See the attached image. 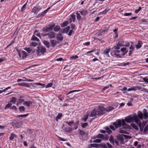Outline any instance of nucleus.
<instances>
[{"label": "nucleus", "instance_id": "1", "mask_svg": "<svg viewBox=\"0 0 148 148\" xmlns=\"http://www.w3.org/2000/svg\"><path fill=\"white\" fill-rule=\"evenodd\" d=\"M114 109V108L111 106L107 107L106 108H103L102 106H99V108H95L91 111L90 116L93 117L97 115L99 116L105 114L106 112H109Z\"/></svg>", "mask_w": 148, "mask_h": 148}, {"label": "nucleus", "instance_id": "2", "mask_svg": "<svg viewBox=\"0 0 148 148\" xmlns=\"http://www.w3.org/2000/svg\"><path fill=\"white\" fill-rule=\"evenodd\" d=\"M132 116L133 117L130 115L126 117L125 119V121L127 123H130L133 122L134 120L135 122L138 123L139 121V119L137 115L134 114H133Z\"/></svg>", "mask_w": 148, "mask_h": 148}, {"label": "nucleus", "instance_id": "3", "mask_svg": "<svg viewBox=\"0 0 148 148\" xmlns=\"http://www.w3.org/2000/svg\"><path fill=\"white\" fill-rule=\"evenodd\" d=\"M13 127L15 128H17L20 127L22 125V122L19 120L14 121L12 123Z\"/></svg>", "mask_w": 148, "mask_h": 148}, {"label": "nucleus", "instance_id": "4", "mask_svg": "<svg viewBox=\"0 0 148 148\" xmlns=\"http://www.w3.org/2000/svg\"><path fill=\"white\" fill-rule=\"evenodd\" d=\"M16 51H17L20 58H21L22 56V58H25L28 55L27 53L24 51H21L18 49H16Z\"/></svg>", "mask_w": 148, "mask_h": 148}, {"label": "nucleus", "instance_id": "5", "mask_svg": "<svg viewBox=\"0 0 148 148\" xmlns=\"http://www.w3.org/2000/svg\"><path fill=\"white\" fill-rule=\"evenodd\" d=\"M122 125L123 126L122 127L123 129L125 130H127L128 129H131V126L126 124L124 119H122Z\"/></svg>", "mask_w": 148, "mask_h": 148}, {"label": "nucleus", "instance_id": "6", "mask_svg": "<svg viewBox=\"0 0 148 148\" xmlns=\"http://www.w3.org/2000/svg\"><path fill=\"white\" fill-rule=\"evenodd\" d=\"M113 125L116 128L120 127L122 125V120H117L115 122L113 123Z\"/></svg>", "mask_w": 148, "mask_h": 148}, {"label": "nucleus", "instance_id": "7", "mask_svg": "<svg viewBox=\"0 0 148 148\" xmlns=\"http://www.w3.org/2000/svg\"><path fill=\"white\" fill-rule=\"evenodd\" d=\"M50 7L48 8L44 11L38 14L36 18H38L41 16H44L45 14H46L48 11L50 9Z\"/></svg>", "mask_w": 148, "mask_h": 148}, {"label": "nucleus", "instance_id": "8", "mask_svg": "<svg viewBox=\"0 0 148 148\" xmlns=\"http://www.w3.org/2000/svg\"><path fill=\"white\" fill-rule=\"evenodd\" d=\"M108 29V27H105L104 28H103L101 30H100L99 32L98 35V36H101L104 33L107 32Z\"/></svg>", "mask_w": 148, "mask_h": 148}, {"label": "nucleus", "instance_id": "9", "mask_svg": "<svg viewBox=\"0 0 148 148\" xmlns=\"http://www.w3.org/2000/svg\"><path fill=\"white\" fill-rule=\"evenodd\" d=\"M143 116L144 117V119H146L148 117V113L147 110L145 109H144L143 110Z\"/></svg>", "mask_w": 148, "mask_h": 148}, {"label": "nucleus", "instance_id": "10", "mask_svg": "<svg viewBox=\"0 0 148 148\" xmlns=\"http://www.w3.org/2000/svg\"><path fill=\"white\" fill-rule=\"evenodd\" d=\"M41 9V8H39L37 6H35L32 9V12L34 13L35 14H37Z\"/></svg>", "mask_w": 148, "mask_h": 148}, {"label": "nucleus", "instance_id": "11", "mask_svg": "<svg viewBox=\"0 0 148 148\" xmlns=\"http://www.w3.org/2000/svg\"><path fill=\"white\" fill-rule=\"evenodd\" d=\"M55 35L56 33L53 32H51L48 33V37L50 39L54 38Z\"/></svg>", "mask_w": 148, "mask_h": 148}, {"label": "nucleus", "instance_id": "12", "mask_svg": "<svg viewBox=\"0 0 148 148\" xmlns=\"http://www.w3.org/2000/svg\"><path fill=\"white\" fill-rule=\"evenodd\" d=\"M137 117L141 120H143V113L140 111H138L137 112Z\"/></svg>", "mask_w": 148, "mask_h": 148}, {"label": "nucleus", "instance_id": "13", "mask_svg": "<svg viewBox=\"0 0 148 148\" xmlns=\"http://www.w3.org/2000/svg\"><path fill=\"white\" fill-rule=\"evenodd\" d=\"M123 136H124L125 138H127V137H129L128 136L124 135H119L117 137V139L118 140L120 141H123Z\"/></svg>", "mask_w": 148, "mask_h": 148}, {"label": "nucleus", "instance_id": "14", "mask_svg": "<svg viewBox=\"0 0 148 148\" xmlns=\"http://www.w3.org/2000/svg\"><path fill=\"white\" fill-rule=\"evenodd\" d=\"M32 104V102L30 101H25L23 103V104L28 107H29Z\"/></svg>", "mask_w": 148, "mask_h": 148}, {"label": "nucleus", "instance_id": "15", "mask_svg": "<svg viewBox=\"0 0 148 148\" xmlns=\"http://www.w3.org/2000/svg\"><path fill=\"white\" fill-rule=\"evenodd\" d=\"M79 12L82 16H85L88 14V12L86 10H83L82 11H79Z\"/></svg>", "mask_w": 148, "mask_h": 148}, {"label": "nucleus", "instance_id": "16", "mask_svg": "<svg viewBox=\"0 0 148 148\" xmlns=\"http://www.w3.org/2000/svg\"><path fill=\"white\" fill-rule=\"evenodd\" d=\"M143 43L141 41H138L137 45H135L136 48L137 49H140Z\"/></svg>", "mask_w": 148, "mask_h": 148}, {"label": "nucleus", "instance_id": "17", "mask_svg": "<svg viewBox=\"0 0 148 148\" xmlns=\"http://www.w3.org/2000/svg\"><path fill=\"white\" fill-rule=\"evenodd\" d=\"M50 42L51 44V46L53 47H54L57 44V41L55 40H50Z\"/></svg>", "mask_w": 148, "mask_h": 148}, {"label": "nucleus", "instance_id": "18", "mask_svg": "<svg viewBox=\"0 0 148 148\" xmlns=\"http://www.w3.org/2000/svg\"><path fill=\"white\" fill-rule=\"evenodd\" d=\"M38 51L41 53L43 54L45 52H46V49L45 47H40V49L37 50V51Z\"/></svg>", "mask_w": 148, "mask_h": 148}, {"label": "nucleus", "instance_id": "19", "mask_svg": "<svg viewBox=\"0 0 148 148\" xmlns=\"http://www.w3.org/2000/svg\"><path fill=\"white\" fill-rule=\"evenodd\" d=\"M110 49V48L107 49L106 48L103 51V54L106 55L108 57L109 56V55L108 54L109 52Z\"/></svg>", "mask_w": 148, "mask_h": 148}, {"label": "nucleus", "instance_id": "20", "mask_svg": "<svg viewBox=\"0 0 148 148\" xmlns=\"http://www.w3.org/2000/svg\"><path fill=\"white\" fill-rule=\"evenodd\" d=\"M57 39L58 40L62 41L63 39V37L61 34H59L57 36Z\"/></svg>", "mask_w": 148, "mask_h": 148}, {"label": "nucleus", "instance_id": "21", "mask_svg": "<svg viewBox=\"0 0 148 148\" xmlns=\"http://www.w3.org/2000/svg\"><path fill=\"white\" fill-rule=\"evenodd\" d=\"M35 84L38 85V88H43L45 86V84H42L39 83H36Z\"/></svg>", "mask_w": 148, "mask_h": 148}, {"label": "nucleus", "instance_id": "22", "mask_svg": "<svg viewBox=\"0 0 148 148\" xmlns=\"http://www.w3.org/2000/svg\"><path fill=\"white\" fill-rule=\"evenodd\" d=\"M15 138H17L15 134L12 133L11 134L9 138V139L10 140H12Z\"/></svg>", "mask_w": 148, "mask_h": 148}, {"label": "nucleus", "instance_id": "23", "mask_svg": "<svg viewBox=\"0 0 148 148\" xmlns=\"http://www.w3.org/2000/svg\"><path fill=\"white\" fill-rule=\"evenodd\" d=\"M43 42V44L46 46V47L48 48H49L50 47V43L49 42L46 40H44Z\"/></svg>", "mask_w": 148, "mask_h": 148}, {"label": "nucleus", "instance_id": "24", "mask_svg": "<svg viewBox=\"0 0 148 148\" xmlns=\"http://www.w3.org/2000/svg\"><path fill=\"white\" fill-rule=\"evenodd\" d=\"M17 99L14 97H12L10 100V101L13 104H14L16 101Z\"/></svg>", "mask_w": 148, "mask_h": 148}, {"label": "nucleus", "instance_id": "25", "mask_svg": "<svg viewBox=\"0 0 148 148\" xmlns=\"http://www.w3.org/2000/svg\"><path fill=\"white\" fill-rule=\"evenodd\" d=\"M70 29V27L69 26L67 27L66 28L64 29L63 30V32L64 33H66L67 34L69 30Z\"/></svg>", "mask_w": 148, "mask_h": 148}, {"label": "nucleus", "instance_id": "26", "mask_svg": "<svg viewBox=\"0 0 148 148\" xmlns=\"http://www.w3.org/2000/svg\"><path fill=\"white\" fill-rule=\"evenodd\" d=\"M124 41L123 40H122L119 41L118 43L117 44H118V45L121 47L122 46H124Z\"/></svg>", "mask_w": 148, "mask_h": 148}, {"label": "nucleus", "instance_id": "27", "mask_svg": "<svg viewBox=\"0 0 148 148\" xmlns=\"http://www.w3.org/2000/svg\"><path fill=\"white\" fill-rule=\"evenodd\" d=\"M104 129L106 130L108 134H110L112 132V131L110 129L109 127L107 126L105 127Z\"/></svg>", "mask_w": 148, "mask_h": 148}, {"label": "nucleus", "instance_id": "28", "mask_svg": "<svg viewBox=\"0 0 148 148\" xmlns=\"http://www.w3.org/2000/svg\"><path fill=\"white\" fill-rule=\"evenodd\" d=\"M78 12L79 11L77 12L76 14L77 15V18L79 21L81 20L82 17L80 14Z\"/></svg>", "mask_w": 148, "mask_h": 148}, {"label": "nucleus", "instance_id": "29", "mask_svg": "<svg viewBox=\"0 0 148 148\" xmlns=\"http://www.w3.org/2000/svg\"><path fill=\"white\" fill-rule=\"evenodd\" d=\"M71 18L70 19L72 20L73 22H74L75 21V15L73 14L70 15Z\"/></svg>", "mask_w": 148, "mask_h": 148}, {"label": "nucleus", "instance_id": "30", "mask_svg": "<svg viewBox=\"0 0 148 148\" xmlns=\"http://www.w3.org/2000/svg\"><path fill=\"white\" fill-rule=\"evenodd\" d=\"M88 114H87L86 115H84V118H82V120L84 122H86L88 119Z\"/></svg>", "mask_w": 148, "mask_h": 148}, {"label": "nucleus", "instance_id": "31", "mask_svg": "<svg viewBox=\"0 0 148 148\" xmlns=\"http://www.w3.org/2000/svg\"><path fill=\"white\" fill-rule=\"evenodd\" d=\"M126 49L125 48H123L121 49V51L123 52V55H124L128 52V51H126Z\"/></svg>", "mask_w": 148, "mask_h": 148}, {"label": "nucleus", "instance_id": "32", "mask_svg": "<svg viewBox=\"0 0 148 148\" xmlns=\"http://www.w3.org/2000/svg\"><path fill=\"white\" fill-rule=\"evenodd\" d=\"M68 24V21H66L64 22L63 23L61 24V26L62 27H64L66 26Z\"/></svg>", "mask_w": 148, "mask_h": 148}, {"label": "nucleus", "instance_id": "33", "mask_svg": "<svg viewBox=\"0 0 148 148\" xmlns=\"http://www.w3.org/2000/svg\"><path fill=\"white\" fill-rule=\"evenodd\" d=\"M109 141L111 143L114 144V140L113 136L111 135L109 138Z\"/></svg>", "mask_w": 148, "mask_h": 148}, {"label": "nucleus", "instance_id": "34", "mask_svg": "<svg viewBox=\"0 0 148 148\" xmlns=\"http://www.w3.org/2000/svg\"><path fill=\"white\" fill-rule=\"evenodd\" d=\"M60 29V27L59 25H56V26L53 29L54 31L55 32H56L58 31Z\"/></svg>", "mask_w": 148, "mask_h": 148}, {"label": "nucleus", "instance_id": "35", "mask_svg": "<svg viewBox=\"0 0 148 148\" xmlns=\"http://www.w3.org/2000/svg\"><path fill=\"white\" fill-rule=\"evenodd\" d=\"M19 109L21 112H24L25 111V109L24 106H21L19 107Z\"/></svg>", "mask_w": 148, "mask_h": 148}, {"label": "nucleus", "instance_id": "36", "mask_svg": "<svg viewBox=\"0 0 148 148\" xmlns=\"http://www.w3.org/2000/svg\"><path fill=\"white\" fill-rule=\"evenodd\" d=\"M131 126L134 129L136 130H138V126L136 125L135 124L132 123L131 124Z\"/></svg>", "mask_w": 148, "mask_h": 148}, {"label": "nucleus", "instance_id": "37", "mask_svg": "<svg viewBox=\"0 0 148 148\" xmlns=\"http://www.w3.org/2000/svg\"><path fill=\"white\" fill-rule=\"evenodd\" d=\"M122 128L120 129V130L119 131V132L120 133H122V134H128V133L127 132H126L125 130H123Z\"/></svg>", "mask_w": 148, "mask_h": 148}, {"label": "nucleus", "instance_id": "38", "mask_svg": "<svg viewBox=\"0 0 148 148\" xmlns=\"http://www.w3.org/2000/svg\"><path fill=\"white\" fill-rule=\"evenodd\" d=\"M79 134L81 136H83L86 134V133L83 130H79Z\"/></svg>", "mask_w": 148, "mask_h": 148}, {"label": "nucleus", "instance_id": "39", "mask_svg": "<svg viewBox=\"0 0 148 148\" xmlns=\"http://www.w3.org/2000/svg\"><path fill=\"white\" fill-rule=\"evenodd\" d=\"M12 105V104L11 103H8L4 108V109H6L10 108Z\"/></svg>", "mask_w": 148, "mask_h": 148}, {"label": "nucleus", "instance_id": "40", "mask_svg": "<svg viewBox=\"0 0 148 148\" xmlns=\"http://www.w3.org/2000/svg\"><path fill=\"white\" fill-rule=\"evenodd\" d=\"M104 135L102 134H99L97 136V138H100L104 139Z\"/></svg>", "mask_w": 148, "mask_h": 148}, {"label": "nucleus", "instance_id": "41", "mask_svg": "<svg viewBox=\"0 0 148 148\" xmlns=\"http://www.w3.org/2000/svg\"><path fill=\"white\" fill-rule=\"evenodd\" d=\"M62 115L61 114H59L56 118V120L57 121H58V119H60L62 117Z\"/></svg>", "mask_w": 148, "mask_h": 148}, {"label": "nucleus", "instance_id": "42", "mask_svg": "<svg viewBox=\"0 0 148 148\" xmlns=\"http://www.w3.org/2000/svg\"><path fill=\"white\" fill-rule=\"evenodd\" d=\"M109 10V9H105V10H104L103 11V12H100V13L102 14H106Z\"/></svg>", "mask_w": 148, "mask_h": 148}, {"label": "nucleus", "instance_id": "43", "mask_svg": "<svg viewBox=\"0 0 148 148\" xmlns=\"http://www.w3.org/2000/svg\"><path fill=\"white\" fill-rule=\"evenodd\" d=\"M78 58V57L77 56L75 55L74 56H72L70 58V60H75V59H76Z\"/></svg>", "mask_w": 148, "mask_h": 148}, {"label": "nucleus", "instance_id": "44", "mask_svg": "<svg viewBox=\"0 0 148 148\" xmlns=\"http://www.w3.org/2000/svg\"><path fill=\"white\" fill-rule=\"evenodd\" d=\"M28 115H29V114H23V115H18V117H19V118L20 117H22V118H23V117L25 118V117H26Z\"/></svg>", "mask_w": 148, "mask_h": 148}, {"label": "nucleus", "instance_id": "45", "mask_svg": "<svg viewBox=\"0 0 148 148\" xmlns=\"http://www.w3.org/2000/svg\"><path fill=\"white\" fill-rule=\"evenodd\" d=\"M25 49L29 53H30L32 51L31 48L29 47L25 48Z\"/></svg>", "mask_w": 148, "mask_h": 148}, {"label": "nucleus", "instance_id": "46", "mask_svg": "<svg viewBox=\"0 0 148 148\" xmlns=\"http://www.w3.org/2000/svg\"><path fill=\"white\" fill-rule=\"evenodd\" d=\"M82 127L83 128H85L88 125V123H82Z\"/></svg>", "mask_w": 148, "mask_h": 148}, {"label": "nucleus", "instance_id": "47", "mask_svg": "<svg viewBox=\"0 0 148 148\" xmlns=\"http://www.w3.org/2000/svg\"><path fill=\"white\" fill-rule=\"evenodd\" d=\"M43 31L45 32H49V29L48 27H44L42 29Z\"/></svg>", "mask_w": 148, "mask_h": 148}, {"label": "nucleus", "instance_id": "48", "mask_svg": "<svg viewBox=\"0 0 148 148\" xmlns=\"http://www.w3.org/2000/svg\"><path fill=\"white\" fill-rule=\"evenodd\" d=\"M32 40H36L38 41L39 40V39L35 36H33L32 38Z\"/></svg>", "mask_w": 148, "mask_h": 148}, {"label": "nucleus", "instance_id": "49", "mask_svg": "<svg viewBox=\"0 0 148 148\" xmlns=\"http://www.w3.org/2000/svg\"><path fill=\"white\" fill-rule=\"evenodd\" d=\"M66 123L70 126H72V124L74 123V121H71L69 122H66Z\"/></svg>", "mask_w": 148, "mask_h": 148}, {"label": "nucleus", "instance_id": "50", "mask_svg": "<svg viewBox=\"0 0 148 148\" xmlns=\"http://www.w3.org/2000/svg\"><path fill=\"white\" fill-rule=\"evenodd\" d=\"M101 141V139H97L95 140H94L93 141V143H100Z\"/></svg>", "mask_w": 148, "mask_h": 148}, {"label": "nucleus", "instance_id": "51", "mask_svg": "<svg viewBox=\"0 0 148 148\" xmlns=\"http://www.w3.org/2000/svg\"><path fill=\"white\" fill-rule=\"evenodd\" d=\"M30 44L31 45L34 46V47L36 46L37 45V43L33 42H31Z\"/></svg>", "mask_w": 148, "mask_h": 148}, {"label": "nucleus", "instance_id": "52", "mask_svg": "<svg viewBox=\"0 0 148 148\" xmlns=\"http://www.w3.org/2000/svg\"><path fill=\"white\" fill-rule=\"evenodd\" d=\"M142 9V8L140 7H139L138 9L136 10L135 11V13L137 14Z\"/></svg>", "mask_w": 148, "mask_h": 148}, {"label": "nucleus", "instance_id": "53", "mask_svg": "<svg viewBox=\"0 0 148 148\" xmlns=\"http://www.w3.org/2000/svg\"><path fill=\"white\" fill-rule=\"evenodd\" d=\"M136 88L135 87H132V88H129L127 90L128 91H130L131 90L136 91Z\"/></svg>", "mask_w": 148, "mask_h": 148}, {"label": "nucleus", "instance_id": "54", "mask_svg": "<svg viewBox=\"0 0 148 148\" xmlns=\"http://www.w3.org/2000/svg\"><path fill=\"white\" fill-rule=\"evenodd\" d=\"M26 5V3H25L21 9V12H23L24 11V10L25 9Z\"/></svg>", "mask_w": 148, "mask_h": 148}, {"label": "nucleus", "instance_id": "55", "mask_svg": "<svg viewBox=\"0 0 148 148\" xmlns=\"http://www.w3.org/2000/svg\"><path fill=\"white\" fill-rule=\"evenodd\" d=\"M52 85L53 84L51 82L50 83L48 84L45 87L46 88L51 87L52 86Z\"/></svg>", "mask_w": 148, "mask_h": 148}, {"label": "nucleus", "instance_id": "56", "mask_svg": "<svg viewBox=\"0 0 148 148\" xmlns=\"http://www.w3.org/2000/svg\"><path fill=\"white\" fill-rule=\"evenodd\" d=\"M91 147H97L98 145L96 144H90Z\"/></svg>", "mask_w": 148, "mask_h": 148}, {"label": "nucleus", "instance_id": "57", "mask_svg": "<svg viewBox=\"0 0 148 148\" xmlns=\"http://www.w3.org/2000/svg\"><path fill=\"white\" fill-rule=\"evenodd\" d=\"M132 13L131 12L130 13H125L124 14V16H131L132 15Z\"/></svg>", "mask_w": 148, "mask_h": 148}, {"label": "nucleus", "instance_id": "58", "mask_svg": "<svg viewBox=\"0 0 148 148\" xmlns=\"http://www.w3.org/2000/svg\"><path fill=\"white\" fill-rule=\"evenodd\" d=\"M101 147H102L104 148H107V147L106 145L104 143H102L100 144Z\"/></svg>", "mask_w": 148, "mask_h": 148}, {"label": "nucleus", "instance_id": "59", "mask_svg": "<svg viewBox=\"0 0 148 148\" xmlns=\"http://www.w3.org/2000/svg\"><path fill=\"white\" fill-rule=\"evenodd\" d=\"M17 101L19 103H22L24 101V100L23 99H18Z\"/></svg>", "mask_w": 148, "mask_h": 148}, {"label": "nucleus", "instance_id": "60", "mask_svg": "<svg viewBox=\"0 0 148 148\" xmlns=\"http://www.w3.org/2000/svg\"><path fill=\"white\" fill-rule=\"evenodd\" d=\"M119 46L118 45V44H116V45H115L114 46V48L115 49H120Z\"/></svg>", "mask_w": 148, "mask_h": 148}, {"label": "nucleus", "instance_id": "61", "mask_svg": "<svg viewBox=\"0 0 148 148\" xmlns=\"http://www.w3.org/2000/svg\"><path fill=\"white\" fill-rule=\"evenodd\" d=\"M73 128L71 127H69L68 128V130H67V132L69 133L71 132L72 131Z\"/></svg>", "mask_w": 148, "mask_h": 148}, {"label": "nucleus", "instance_id": "62", "mask_svg": "<svg viewBox=\"0 0 148 148\" xmlns=\"http://www.w3.org/2000/svg\"><path fill=\"white\" fill-rule=\"evenodd\" d=\"M130 46V43L129 42H125V43H124V46L125 47H129Z\"/></svg>", "mask_w": 148, "mask_h": 148}, {"label": "nucleus", "instance_id": "63", "mask_svg": "<svg viewBox=\"0 0 148 148\" xmlns=\"http://www.w3.org/2000/svg\"><path fill=\"white\" fill-rule=\"evenodd\" d=\"M75 27V25L74 24H72L71 25V28L72 29H74Z\"/></svg>", "mask_w": 148, "mask_h": 148}, {"label": "nucleus", "instance_id": "64", "mask_svg": "<svg viewBox=\"0 0 148 148\" xmlns=\"http://www.w3.org/2000/svg\"><path fill=\"white\" fill-rule=\"evenodd\" d=\"M148 130V125H147L145 127L144 129V131L145 132H147Z\"/></svg>", "mask_w": 148, "mask_h": 148}]
</instances>
